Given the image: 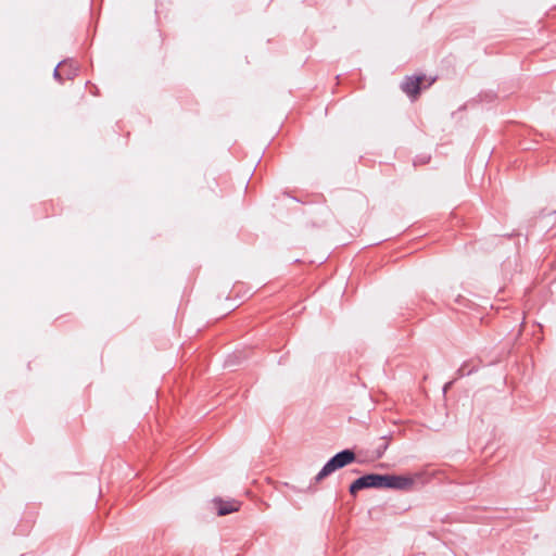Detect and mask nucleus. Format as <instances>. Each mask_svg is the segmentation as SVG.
<instances>
[{"label": "nucleus", "instance_id": "nucleus-1", "mask_svg": "<svg viewBox=\"0 0 556 556\" xmlns=\"http://www.w3.org/2000/svg\"><path fill=\"white\" fill-rule=\"evenodd\" d=\"M355 460V453L351 450H344L330 458L316 476V480L320 481L333 471L341 469Z\"/></svg>", "mask_w": 556, "mask_h": 556}, {"label": "nucleus", "instance_id": "nucleus-5", "mask_svg": "<svg viewBox=\"0 0 556 556\" xmlns=\"http://www.w3.org/2000/svg\"><path fill=\"white\" fill-rule=\"evenodd\" d=\"M215 504L217 505V513L220 516L237 511V510H239V507H240V503L238 501H229V502L216 501Z\"/></svg>", "mask_w": 556, "mask_h": 556}, {"label": "nucleus", "instance_id": "nucleus-4", "mask_svg": "<svg viewBox=\"0 0 556 556\" xmlns=\"http://www.w3.org/2000/svg\"><path fill=\"white\" fill-rule=\"evenodd\" d=\"M369 488H382L381 475H367L356 479L350 486L351 494L355 495L358 491Z\"/></svg>", "mask_w": 556, "mask_h": 556}, {"label": "nucleus", "instance_id": "nucleus-2", "mask_svg": "<svg viewBox=\"0 0 556 556\" xmlns=\"http://www.w3.org/2000/svg\"><path fill=\"white\" fill-rule=\"evenodd\" d=\"M416 478L405 475L384 473V489L397 491H412L416 483Z\"/></svg>", "mask_w": 556, "mask_h": 556}, {"label": "nucleus", "instance_id": "nucleus-6", "mask_svg": "<svg viewBox=\"0 0 556 556\" xmlns=\"http://www.w3.org/2000/svg\"><path fill=\"white\" fill-rule=\"evenodd\" d=\"M478 368L476 366L469 367V363L465 362L456 371L457 378L469 376L476 372Z\"/></svg>", "mask_w": 556, "mask_h": 556}, {"label": "nucleus", "instance_id": "nucleus-8", "mask_svg": "<svg viewBox=\"0 0 556 556\" xmlns=\"http://www.w3.org/2000/svg\"><path fill=\"white\" fill-rule=\"evenodd\" d=\"M383 405H384V412H386L389 408V403L386 399H384Z\"/></svg>", "mask_w": 556, "mask_h": 556}, {"label": "nucleus", "instance_id": "nucleus-9", "mask_svg": "<svg viewBox=\"0 0 556 556\" xmlns=\"http://www.w3.org/2000/svg\"><path fill=\"white\" fill-rule=\"evenodd\" d=\"M386 440H387V435H384V445H383L384 451L388 448V442H386Z\"/></svg>", "mask_w": 556, "mask_h": 556}, {"label": "nucleus", "instance_id": "nucleus-7", "mask_svg": "<svg viewBox=\"0 0 556 556\" xmlns=\"http://www.w3.org/2000/svg\"><path fill=\"white\" fill-rule=\"evenodd\" d=\"M452 384H453V381L447 382V383L444 386L443 391H444V392H446V391H447V389H450V388L452 387Z\"/></svg>", "mask_w": 556, "mask_h": 556}, {"label": "nucleus", "instance_id": "nucleus-3", "mask_svg": "<svg viewBox=\"0 0 556 556\" xmlns=\"http://www.w3.org/2000/svg\"><path fill=\"white\" fill-rule=\"evenodd\" d=\"M425 75L406 76L401 83V89L412 100H416L421 92Z\"/></svg>", "mask_w": 556, "mask_h": 556}]
</instances>
